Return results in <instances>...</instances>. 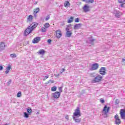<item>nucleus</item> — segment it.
Returning a JSON list of instances; mask_svg holds the SVG:
<instances>
[{
	"instance_id": "obj_1",
	"label": "nucleus",
	"mask_w": 125,
	"mask_h": 125,
	"mask_svg": "<svg viewBox=\"0 0 125 125\" xmlns=\"http://www.w3.org/2000/svg\"><path fill=\"white\" fill-rule=\"evenodd\" d=\"M82 116V113H81V110H80V107H78L75 110L72 118L73 121L76 123V124H80L82 121V119L80 118Z\"/></svg>"
},
{
	"instance_id": "obj_2",
	"label": "nucleus",
	"mask_w": 125,
	"mask_h": 125,
	"mask_svg": "<svg viewBox=\"0 0 125 125\" xmlns=\"http://www.w3.org/2000/svg\"><path fill=\"white\" fill-rule=\"evenodd\" d=\"M37 23H34L33 25L32 24H30V25L24 31V36L25 37H27V36H28V35L29 34H31V33L33 32V30H34L35 28H37Z\"/></svg>"
},
{
	"instance_id": "obj_3",
	"label": "nucleus",
	"mask_w": 125,
	"mask_h": 125,
	"mask_svg": "<svg viewBox=\"0 0 125 125\" xmlns=\"http://www.w3.org/2000/svg\"><path fill=\"white\" fill-rule=\"evenodd\" d=\"M71 24L67 25L65 28L66 34L65 35V38H71L72 37V33L71 29Z\"/></svg>"
},
{
	"instance_id": "obj_4",
	"label": "nucleus",
	"mask_w": 125,
	"mask_h": 125,
	"mask_svg": "<svg viewBox=\"0 0 125 125\" xmlns=\"http://www.w3.org/2000/svg\"><path fill=\"white\" fill-rule=\"evenodd\" d=\"M109 110L110 107L107 106V105L105 104L102 111L103 116H105L104 118H107L108 116H107V115L108 114V113H109Z\"/></svg>"
},
{
	"instance_id": "obj_5",
	"label": "nucleus",
	"mask_w": 125,
	"mask_h": 125,
	"mask_svg": "<svg viewBox=\"0 0 125 125\" xmlns=\"http://www.w3.org/2000/svg\"><path fill=\"white\" fill-rule=\"evenodd\" d=\"M103 79V77L101 75H98L95 78L92 80V83H100Z\"/></svg>"
},
{
	"instance_id": "obj_6",
	"label": "nucleus",
	"mask_w": 125,
	"mask_h": 125,
	"mask_svg": "<svg viewBox=\"0 0 125 125\" xmlns=\"http://www.w3.org/2000/svg\"><path fill=\"white\" fill-rule=\"evenodd\" d=\"M99 67V64L97 63H95L94 64H92L91 68L90 69L91 71H95V70H97Z\"/></svg>"
},
{
	"instance_id": "obj_7",
	"label": "nucleus",
	"mask_w": 125,
	"mask_h": 125,
	"mask_svg": "<svg viewBox=\"0 0 125 125\" xmlns=\"http://www.w3.org/2000/svg\"><path fill=\"white\" fill-rule=\"evenodd\" d=\"M114 118L115 119V125H121L122 122H121V119L119 118V115L118 114L115 115Z\"/></svg>"
},
{
	"instance_id": "obj_8",
	"label": "nucleus",
	"mask_w": 125,
	"mask_h": 125,
	"mask_svg": "<svg viewBox=\"0 0 125 125\" xmlns=\"http://www.w3.org/2000/svg\"><path fill=\"white\" fill-rule=\"evenodd\" d=\"M52 96L53 98L57 99V98H59V97H60V92H55V93H53L52 94Z\"/></svg>"
},
{
	"instance_id": "obj_9",
	"label": "nucleus",
	"mask_w": 125,
	"mask_h": 125,
	"mask_svg": "<svg viewBox=\"0 0 125 125\" xmlns=\"http://www.w3.org/2000/svg\"><path fill=\"white\" fill-rule=\"evenodd\" d=\"M113 13L115 15V16L116 17H117L118 18H119L121 17V16H122V13L116 10L113 11Z\"/></svg>"
},
{
	"instance_id": "obj_10",
	"label": "nucleus",
	"mask_w": 125,
	"mask_h": 125,
	"mask_svg": "<svg viewBox=\"0 0 125 125\" xmlns=\"http://www.w3.org/2000/svg\"><path fill=\"white\" fill-rule=\"evenodd\" d=\"M99 73L101 75L104 76V75H106V68L104 67H102L101 68L99 71Z\"/></svg>"
},
{
	"instance_id": "obj_11",
	"label": "nucleus",
	"mask_w": 125,
	"mask_h": 125,
	"mask_svg": "<svg viewBox=\"0 0 125 125\" xmlns=\"http://www.w3.org/2000/svg\"><path fill=\"white\" fill-rule=\"evenodd\" d=\"M120 116L122 120H125V109H122L121 110Z\"/></svg>"
},
{
	"instance_id": "obj_12",
	"label": "nucleus",
	"mask_w": 125,
	"mask_h": 125,
	"mask_svg": "<svg viewBox=\"0 0 125 125\" xmlns=\"http://www.w3.org/2000/svg\"><path fill=\"white\" fill-rule=\"evenodd\" d=\"M40 41H41V38L37 37L35 38L33 41H32V42L33 43H38V42H40Z\"/></svg>"
},
{
	"instance_id": "obj_13",
	"label": "nucleus",
	"mask_w": 125,
	"mask_h": 125,
	"mask_svg": "<svg viewBox=\"0 0 125 125\" xmlns=\"http://www.w3.org/2000/svg\"><path fill=\"white\" fill-rule=\"evenodd\" d=\"M10 69H11V65L8 64V66L6 67V71H5V74L7 75L9 73V71H10Z\"/></svg>"
},
{
	"instance_id": "obj_14",
	"label": "nucleus",
	"mask_w": 125,
	"mask_h": 125,
	"mask_svg": "<svg viewBox=\"0 0 125 125\" xmlns=\"http://www.w3.org/2000/svg\"><path fill=\"white\" fill-rule=\"evenodd\" d=\"M56 36L58 39H60L61 38V36H62V34H61V32L59 30H57L56 31Z\"/></svg>"
},
{
	"instance_id": "obj_15",
	"label": "nucleus",
	"mask_w": 125,
	"mask_h": 125,
	"mask_svg": "<svg viewBox=\"0 0 125 125\" xmlns=\"http://www.w3.org/2000/svg\"><path fill=\"white\" fill-rule=\"evenodd\" d=\"M5 48V44L4 42H1L0 43V50H3Z\"/></svg>"
},
{
	"instance_id": "obj_16",
	"label": "nucleus",
	"mask_w": 125,
	"mask_h": 125,
	"mask_svg": "<svg viewBox=\"0 0 125 125\" xmlns=\"http://www.w3.org/2000/svg\"><path fill=\"white\" fill-rule=\"evenodd\" d=\"M83 10L85 12H88L89 11V6L85 5L83 7Z\"/></svg>"
},
{
	"instance_id": "obj_17",
	"label": "nucleus",
	"mask_w": 125,
	"mask_h": 125,
	"mask_svg": "<svg viewBox=\"0 0 125 125\" xmlns=\"http://www.w3.org/2000/svg\"><path fill=\"white\" fill-rule=\"evenodd\" d=\"M70 5H71V4L68 1H65L64 3V7H66L67 8H68V7H70Z\"/></svg>"
},
{
	"instance_id": "obj_18",
	"label": "nucleus",
	"mask_w": 125,
	"mask_h": 125,
	"mask_svg": "<svg viewBox=\"0 0 125 125\" xmlns=\"http://www.w3.org/2000/svg\"><path fill=\"white\" fill-rule=\"evenodd\" d=\"M27 19V22H32L33 21V16L32 15H29Z\"/></svg>"
},
{
	"instance_id": "obj_19",
	"label": "nucleus",
	"mask_w": 125,
	"mask_h": 125,
	"mask_svg": "<svg viewBox=\"0 0 125 125\" xmlns=\"http://www.w3.org/2000/svg\"><path fill=\"white\" fill-rule=\"evenodd\" d=\"M81 26H82L81 23L76 24L74 25V29L76 30V29H79V28H81Z\"/></svg>"
},
{
	"instance_id": "obj_20",
	"label": "nucleus",
	"mask_w": 125,
	"mask_h": 125,
	"mask_svg": "<svg viewBox=\"0 0 125 125\" xmlns=\"http://www.w3.org/2000/svg\"><path fill=\"white\" fill-rule=\"evenodd\" d=\"M55 81L51 80H49L48 82H47L45 83L46 84H48V83H54Z\"/></svg>"
},
{
	"instance_id": "obj_21",
	"label": "nucleus",
	"mask_w": 125,
	"mask_h": 125,
	"mask_svg": "<svg viewBox=\"0 0 125 125\" xmlns=\"http://www.w3.org/2000/svg\"><path fill=\"white\" fill-rule=\"evenodd\" d=\"M74 21V17H71L68 20V23H72Z\"/></svg>"
},
{
	"instance_id": "obj_22",
	"label": "nucleus",
	"mask_w": 125,
	"mask_h": 125,
	"mask_svg": "<svg viewBox=\"0 0 125 125\" xmlns=\"http://www.w3.org/2000/svg\"><path fill=\"white\" fill-rule=\"evenodd\" d=\"M27 113L29 115H31L32 114V108L31 107H28L27 108Z\"/></svg>"
},
{
	"instance_id": "obj_23",
	"label": "nucleus",
	"mask_w": 125,
	"mask_h": 125,
	"mask_svg": "<svg viewBox=\"0 0 125 125\" xmlns=\"http://www.w3.org/2000/svg\"><path fill=\"white\" fill-rule=\"evenodd\" d=\"M44 52H45V51H44V50L43 49H42V50H40L38 53L39 54H44Z\"/></svg>"
},
{
	"instance_id": "obj_24",
	"label": "nucleus",
	"mask_w": 125,
	"mask_h": 125,
	"mask_svg": "<svg viewBox=\"0 0 125 125\" xmlns=\"http://www.w3.org/2000/svg\"><path fill=\"white\" fill-rule=\"evenodd\" d=\"M44 26L45 28H49V27H50V24H49V23L46 22L44 24Z\"/></svg>"
},
{
	"instance_id": "obj_25",
	"label": "nucleus",
	"mask_w": 125,
	"mask_h": 125,
	"mask_svg": "<svg viewBox=\"0 0 125 125\" xmlns=\"http://www.w3.org/2000/svg\"><path fill=\"white\" fill-rule=\"evenodd\" d=\"M29 115H30L29 113H28L27 112H24V118H26V119H28V118H29Z\"/></svg>"
},
{
	"instance_id": "obj_26",
	"label": "nucleus",
	"mask_w": 125,
	"mask_h": 125,
	"mask_svg": "<svg viewBox=\"0 0 125 125\" xmlns=\"http://www.w3.org/2000/svg\"><path fill=\"white\" fill-rule=\"evenodd\" d=\"M94 0H88L85 1L86 3H93Z\"/></svg>"
},
{
	"instance_id": "obj_27",
	"label": "nucleus",
	"mask_w": 125,
	"mask_h": 125,
	"mask_svg": "<svg viewBox=\"0 0 125 125\" xmlns=\"http://www.w3.org/2000/svg\"><path fill=\"white\" fill-rule=\"evenodd\" d=\"M57 89V86H53L51 88V91H56Z\"/></svg>"
},
{
	"instance_id": "obj_28",
	"label": "nucleus",
	"mask_w": 125,
	"mask_h": 125,
	"mask_svg": "<svg viewBox=\"0 0 125 125\" xmlns=\"http://www.w3.org/2000/svg\"><path fill=\"white\" fill-rule=\"evenodd\" d=\"M10 57H11L12 58H16V57H17V56H16V54H11L10 55Z\"/></svg>"
},
{
	"instance_id": "obj_29",
	"label": "nucleus",
	"mask_w": 125,
	"mask_h": 125,
	"mask_svg": "<svg viewBox=\"0 0 125 125\" xmlns=\"http://www.w3.org/2000/svg\"><path fill=\"white\" fill-rule=\"evenodd\" d=\"M41 31L42 33H45V31H46V28H45L44 27H42Z\"/></svg>"
},
{
	"instance_id": "obj_30",
	"label": "nucleus",
	"mask_w": 125,
	"mask_h": 125,
	"mask_svg": "<svg viewBox=\"0 0 125 125\" xmlns=\"http://www.w3.org/2000/svg\"><path fill=\"white\" fill-rule=\"evenodd\" d=\"M21 91H19V92L17 93V97H21Z\"/></svg>"
},
{
	"instance_id": "obj_31",
	"label": "nucleus",
	"mask_w": 125,
	"mask_h": 125,
	"mask_svg": "<svg viewBox=\"0 0 125 125\" xmlns=\"http://www.w3.org/2000/svg\"><path fill=\"white\" fill-rule=\"evenodd\" d=\"M35 13H39L40 12V9L39 8H37L34 11Z\"/></svg>"
},
{
	"instance_id": "obj_32",
	"label": "nucleus",
	"mask_w": 125,
	"mask_h": 125,
	"mask_svg": "<svg viewBox=\"0 0 125 125\" xmlns=\"http://www.w3.org/2000/svg\"><path fill=\"white\" fill-rule=\"evenodd\" d=\"M120 3H125V0H118Z\"/></svg>"
},
{
	"instance_id": "obj_33",
	"label": "nucleus",
	"mask_w": 125,
	"mask_h": 125,
	"mask_svg": "<svg viewBox=\"0 0 125 125\" xmlns=\"http://www.w3.org/2000/svg\"><path fill=\"white\" fill-rule=\"evenodd\" d=\"M75 22H76V23L80 22V19L77 18L75 20Z\"/></svg>"
},
{
	"instance_id": "obj_34",
	"label": "nucleus",
	"mask_w": 125,
	"mask_h": 125,
	"mask_svg": "<svg viewBox=\"0 0 125 125\" xmlns=\"http://www.w3.org/2000/svg\"><path fill=\"white\" fill-rule=\"evenodd\" d=\"M50 18V17L49 16V15L47 16L45 18V21H47V20H49Z\"/></svg>"
},
{
	"instance_id": "obj_35",
	"label": "nucleus",
	"mask_w": 125,
	"mask_h": 125,
	"mask_svg": "<svg viewBox=\"0 0 125 125\" xmlns=\"http://www.w3.org/2000/svg\"><path fill=\"white\" fill-rule=\"evenodd\" d=\"M100 103H105V100H104V99L101 98L100 99Z\"/></svg>"
},
{
	"instance_id": "obj_36",
	"label": "nucleus",
	"mask_w": 125,
	"mask_h": 125,
	"mask_svg": "<svg viewBox=\"0 0 125 125\" xmlns=\"http://www.w3.org/2000/svg\"><path fill=\"white\" fill-rule=\"evenodd\" d=\"M59 92L60 93H61V92H62V87H59Z\"/></svg>"
},
{
	"instance_id": "obj_37",
	"label": "nucleus",
	"mask_w": 125,
	"mask_h": 125,
	"mask_svg": "<svg viewBox=\"0 0 125 125\" xmlns=\"http://www.w3.org/2000/svg\"><path fill=\"white\" fill-rule=\"evenodd\" d=\"M49 77V75H47L46 76H45V78H44L43 79V81H45L46 79H48Z\"/></svg>"
},
{
	"instance_id": "obj_38",
	"label": "nucleus",
	"mask_w": 125,
	"mask_h": 125,
	"mask_svg": "<svg viewBox=\"0 0 125 125\" xmlns=\"http://www.w3.org/2000/svg\"><path fill=\"white\" fill-rule=\"evenodd\" d=\"M95 41V39H90L89 40L90 43H92L93 42H94Z\"/></svg>"
},
{
	"instance_id": "obj_39",
	"label": "nucleus",
	"mask_w": 125,
	"mask_h": 125,
	"mask_svg": "<svg viewBox=\"0 0 125 125\" xmlns=\"http://www.w3.org/2000/svg\"><path fill=\"white\" fill-rule=\"evenodd\" d=\"M65 119H66V120H69V115H66L65 116Z\"/></svg>"
},
{
	"instance_id": "obj_40",
	"label": "nucleus",
	"mask_w": 125,
	"mask_h": 125,
	"mask_svg": "<svg viewBox=\"0 0 125 125\" xmlns=\"http://www.w3.org/2000/svg\"><path fill=\"white\" fill-rule=\"evenodd\" d=\"M47 42H48V43H49L50 44V43H51V40L50 39H48L47 41Z\"/></svg>"
},
{
	"instance_id": "obj_41",
	"label": "nucleus",
	"mask_w": 125,
	"mask_h": 125,
	"mask_svg": "<svg viewBox=\"0 0 125 125\" xmlns=\"http://www.w3.org/2000/svg\"><path fill=\"white\" fill-rule=\"evenodd\" d=\"M125 3H122V4H121L120 6H121V7H125Z\"/></svg>"
},
{
	"instance_id": "obj_42",
	"label": "nucleus",
	"mask_w": 125,
	"mask_h": 125,
	"mask_svg": "<svg viewBox=\"0 0 125 125\" xmlns=\"http://www.w3.org/2000/svg\"><path fill=\"white\" fill-rule=\"evenodd\" d=\"M116 104H119L120 103V101H119V100H116L115 101Z\"/></svg>"
},
{
	"instance_id": "obj_43",
	"label": "nucleus",
	"mask_w": 125,
	"mask_h": 125,
	"mask_svg": "<svg viewBox=\"0 0 125 125\" xmlns=\"http://www.w3.org/2000/svg\"><path fill=\"white\" fill-rule=\"evenodd\" d=\"M3 70V67L2 66H0V71Z\"/></svg>"
},
{
	"instance_id": "obj_44",
	"label": "nucleus",
	"mask_w": 125,
	"mask_h": 125,
	"mask_svg": "<svg viewBox=\"0 0 125 125\" xmlns=\"http://www.w3.org/2000/svg\"><path fill=\"white\" fill-rule=\"evenodd\" d=\"M8 83L9 84H10V83H11V80H10L8 82Z\"/></svg>"
},
{
	"instance_id": "obj_45",
	"label": "nucleus",
	"mask_w": 125,
	"mask_h": 125,
	"mask_svg": "<svg viewBox=\"0 0 125 125\" xmlns=\"http://www.w3.org/2000/svg\"><path fill=\"white\" fill-rule=\"evenodd\" d=\"M34 16H35V17H37V13H35V12H34Z\"/></svg>"
},
{
	"instance_id": "obj_46",
	"label": "nucleus",
	"mask_w": 125,
	"mask_h": 125,
	"mask_svg": "<svg viewBox=\"0 0 125 125\" xmlns=\"http://www.w3.org/2000/svg\"><path fill=\"white\" fill-rule=\"evenodd\" d=\"M55 76L56 77H59V74H56Z\"/></svg>"
},
{
	"instance_id": "obj_47",
	"label": "nucleus",
	"mask_w": 125,
	"mask_h": 125,
	"mask_svg": "<svg viewBox=\"0 0 125 125\" xmlns=\"http://www.w3.org/2000/svg\"><path fill=\"white\" fill-rule=\"evenodd\" d=\"M122 61H123V62H125V59H122Z\"/></svg>"
},
{
	"instance_id": "obj_48",
	"label": "nucleus",
	"mask_w": 125,
	"mask_h": 125,
	"mask_svg": "<svg viewBox=\"0 0 125 125\" xmlns=\"http://www.w3.org/2000/svg\"><path fill=\"white\" fill-rule=\"evenodd\" d=\"M87 0H83V1H86Z\"/></svg>"
},
{
	"instance_id": "obj_49",
	"label": "nucleus",
	"mask_w": 125,
	"mask_h": 125,
	"mask_svg": "<svg viewBox=\"0 0 125 125\" xmlns=\"http://www.w3.org/2000/svg\"><path fill=\"white\" fill-rule=\"evenodd\" d=\"M64 71H65V69H63V72H64Z\"/></svg>"
}]
</instances>
